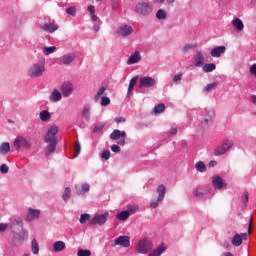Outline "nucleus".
Wrapping results in <instances>:
<instances>
[{"instance_id":"nucleus-55","label":"nucleus","mask_w":256,"mask_h":256,"mask_svg":"<svg viewBox=\"0 0 256 256\" xmlns=\"http://www.w3.org/2000/svg\"><path fill=\"white\" fill-rule=\"evenodd\" d=\"M104 127H105L104 125L95 126L93 128V133H101L103 131Z\"/></svg>"},{"instance_id":"nucleus-18","label":"nucleus","mask_w":256,"mask_h":256,"mask_svg":"<svg viewBox=\"0 0 256 256\" xmlns=\"http://www.w3.org/2000/svg\"><path fill=\"white\" fill-rule=\"evenodd\" d=\"M225 51H227L225 46H217L210 51V55L211 57L219 58L225 53Z\"/></svg>"},{"instance_id":"nucleus-48","label":"nucleus","mask_w":256,"mask_h":256,"mask_svg":"<svg viewBox=\"0 0 256 256\" xmlns=\"http://www.w3.org/2000/svg\"><path fill=\"white\" fill-rule=\"evenodd\" d=\"M78 256H91V250L79 249L77 252Z\"/></svg>"},{"instance_id":"nucleus-41","label":"nucleus","mask_w":256,"mask_h":256,"mask_svg":"<svg viewBox=\"0 0 256 256\" xmlns=\"http://www.w3.org/2000/svg\"><path fill=\"white\" fill-rule=\"evenodd\" d=\"M62 199L63 201H65V203H67V201H69V199H71V188L66 187L64 190V193L62 195Z\"/></svg>"},{"instance_id":"nucleus-6","label":"nucleus","mask_w":256,"mask_h":256,"mask_svg":"<svg viewBox=\"0 0 256 256\" xmlns=\"http://www.w3.org/2000/svg\"><path fill=\"white\" fill-rule=\"evenodd\" d=\"M157 85V80L151 76H142L139 79L138 87L139 89H151Z\"/></svg>"},{"instance_id":"nucleus-56","label":"nucleus","mask_w":256,"mask_h":256,"mask_svg":"<svg viewBox=\"0 0 256 256\" xmlns=\"http://www.w3.org/2000/svg\"><path fill=\"white\" fill-rule=\"evenodd\" d=\"M111 151H113V153H119L121 151V147H119L117 144H113L111 146Z\"/></svg>"},{"instance_id":"nucleus-40","label":"nucleus","mask_w":256,"mask_h":256,"mask_svg":"<svg viewBox=\"0 0 256 256\" xmlns=\"http://www.w3.org/2000/svg\"><path fill=\"white\" fill-rule=\"evenodd\" d=\"M39 118H40L42 121H49V119H51V114L49 113V111L44 110V111H41V112H40Z\"/></svg>"},{"instance_id":"nucleus-49","label":"nucleus","mask_w":256,"mask_h":256,"mask_svg":"<svg viewBox=\"0 0 256 256\" xmlns=\"http://www.w3.org/2000/svg\"><path fill=\"white\" fill-rule=\"evenodd\" d=\"M101 157L102 159H105V161H109V159H111V152L109 150H104L101 153Z\"/></svg>"},{"instance_id":"nucleus-64","label":"nucleus","mask_w":256,"mask_h":256,"mask_svg":"<svg viewBox=\"0 0 256 256\" xmlns=\"http://www.w3.org/2000/svg\"><path fill=\"white\" fill-rule=\"evenodd\" d=\"M221 256H235L231 252H224Z\"/></svg>"},{"instance_id":"nucleus-35","label":"nucleus","mask_w":256,"mask_h":256,"mask_svg":"<svg viewBox=\"0 0 256 256\" xmlns=\"http://www.w3.org/2000/svg\"><path fill=\"white\" fill-rule=\"evenodd\" d=\"M204 73H211L217 69V66L215 63H209V64H204L202 66Z\"/></svg>"},{"instance_id":"nucleus-60","label":"nucleus","mask_w":256,"mask_h":256,"mask_svg":"<svg viewBox=\"0 0 256 256\" xmlns=\"http://www.w3.org/2000/svg\"><path fill=\"white\" fill-rule=\"evenodd\" d=\"M126 119L125 117H116L115 122L116 123H125Z\"/></svg>"},{"instance_id":"nucleus-54","label":"nucleus","mask_w":256,"mask_h":256,"mask_svg":"<svg viewBox=\"0 0 256 256\" xmlns=\"http://www.w3.org/2000/svg\"><path fill=\"white\" fill-rule=\"evenodd\" d=\"M181 79H183V73L177 74L173 77V82L174 83H179V81H181Z\"/></svg>"},{"instance_id":"nucleus-23","label":"nucleus","mask_w":256,"mask_h":256,"mask_svg":"<svg viewBox=\"0 0 256 256\" xmlns=\"http://www.w3.org/2000/svg\"><path fill=\"white\" fill-rule=\"evenodd\" d=\"M139 79V76H135L133 77L130 82H129V86H128V91H127V95L126 97H132L133 96V89L135 88V85H137V80Z\"/></svg>"},{"instance_id":"nucleus-58","label":"nucleus","mask_w":256,"mask_h":256,"mask_svg":"<svg viewBox=\"0 0 256 256\" xmlns=\"http://www.w3.org/2000/svg\"><path fill=\"white\" fill-rule=\"evenodd\" d=\"M89 189H90V186H89L88 183L82 184V192H83V193L89 192Z\"/></svg>"},{"instance_id":"nucleus-22","label":"nucleus","mask_w":256,"mask_h":256,"mask_svg":"<svg viewBox=\"0 0 256 256\" xmlns=\"http://www.w3.org/2000/svg\"><path fill=\"white\" fill-rule=\"evenodd\" d=\"M125 137H127V133L125 131H121L119 129H115L110 134V139H112V141H117L118 139L125 138Z\"/></svg>"},{"instance_id":"nucleus-61","label":"nucleus","mask_w":256,"mask_h":256,"mask_svg":"<svg viewBox=\"0 0 256 256\" xmlns=\"http://www.w3.org/2000/svg\"><path fill=\"white\" fill-rule=\"evenodd\" d=\"M250 73H251V75H256V64H253L250 67Z\"/></svg>"},{"instance_id":"nucleus-42","label":"nucleus","mask_w":256,"mask_h":256,"mask_svg":"<svg viewBox=\"0 0 256 256\" xmlns=\"http://www.w3.org/2000/svg\"><path fill=\"white\" fill-rule=\"evenodd\" d=\"M57 51V47L55 46H45L43 48L44 55H51V53H55Z\"/></svg>"},{"instance_id":"nucleus-46","label":"nucleus","mask_w":256,"mask_h":256,"mask_svg":"<svg viewBox=\"0 0 256 256\" xmlns=\"http://www.w3.org/2000/svg\"><path fill=\"white\" fill-rule=\"evenodd\" d=\"M165 111V104H158L154 107V113L159 114Z\"/></svg>"},{"instance_id":"nucleus-38","label":"nucleus","mask_w":256,"mask_h":256,"mask_svg":"<svg viewBox=\"0 0 256 256\" xmlns=\"http://www.w3.org/2000/svg\"><path fill=\"white\" fill-rule=\"evenodd\" d=\"M129 217H130V215H129V212H127V210H124V211L120 212L116 216L118 221H127V219H129Z\"/></svg>"},{"instance_id":"nucleus-4","label":"nucleus","mask_w":256,"mask_h":256,"mask_svg":"<svg viewBox=\"0 0 256 256\" xmlns=\"http://www.w3.org/2000/svg\"><path fill=\"white\" fill-rule=\"evenodd\" d=\"M234 143L233 140L229 138H225L221 145H219L215 150H214V155L216 157H219L220 155H225L227 151H229L233 147Z\"/></svg>"},{"instance_id":"nucleus-37","label":"nucleus","mask_w":256,"mask_h":256,"mask_svg":"<svg viewBox=\"0 0 256 256\" xmlns=\"http://www.w3.org/2000/svg\"><path fill=\"white\" fill-rule=\"evenodd\" d=\"M195 169L199 173H205V171H207V166L205 165V163H203V161H199L195 164Z\"/></svg>"},{"instance_id":"nucleus-53","label":"nucleus","mask_w":256,"mask_h":256,"mask_svg":"<svg viewBox=\"0 0 256 256\" xmlns=\"http://www.w3.org/2000/svg\"><path fill=\"white\" fill-rule=\"evenodd\" d=\"M0 172L3 174L9 173V166H7V164H2L0 166Z\"/></svg>"},{"instance_id":"nucleus-50","label":"nucleus","mask_w":256,"mask_h":256,"mask_svg":"<svg viewBox=\"0 0 256 256\" xmlns=\"http://www.w3.org/2000/svg\"><path fill=\"white\" fill-rule=\"evenodd\" d=\"M66 13L68 15H71L72 17H75V15H77V10L75 9L74 6H72L66 9Z\"/></svg>"},{"instance_id":"nucleus-45","label":"nucleus","mask_w":256,"mask_h":256,"mask_svg":"<svg viewBox=\"0 0 256 256\" xmlns=\"http://www.w3.org/2000/svg\"><path fill=\"white\" fill-rule=\"evenodd\" d=\"M100 105L102 107H107V105H111V99H109V97H107V96H102Z\"/></svg>"},{"instance_id":"nucleus-21","label":"nucleus","mask_w":256,"mask_h":256,"mask_svg":"<svg viewBox=\"0 0 256 256\" xmlns=\"http://www.w3.org/2000/svg\"><path fill=\"white\" fill-rule=\"evenodd\" d=\"M232 27L236 29V31L241 32L243 29H245V24H243V20H241L238 17H234L232 19Z\"/></svg>"},{"instance_id":"nucleus-27","label":"nucleus","mask_w":256,"mask_h":256,"mask_svg":"<svg viewBox=\"0 0 256 256\" xmlns=\"http://www.w3.org/2000/svg\"><path fill=\"white\" fill-rule=\"evenodd\" d=\"M165 251H167V247L165 246V244H161L156 249H154L148 256H161L163 255V253H165Z\"/></svg>"},{"instance_id":"nucleus-10","label":"nucleus","mask_w":256,"mask_h":256,"mask_svg":"<svg viewBox=\"0 0 256 256\" xmlns=\"http://www.w3.org/2000/svg\"><path fill=\"white\" fill-rule=\"evenodd\" d=\"M109 219V212H105L103 214H96L90 221L89 225H99L100 227L107 223Z\"/></svg>"},{"instance_id":"nucleus-57","label":"nucleus","mask_w":256,"mask_h":256,"mask_svg":"<svg viewBox=\"0 0 256 256\" xmlns=\"http://www.w3.org/2000/svg\"><path fill=\"white\" fill-rule=\"evenodd\" d=\"M75 152H76V157H79V153H81V144L79 142L75 144Z\"/></svg>"},{"instance_id":"nucleus-39","label":"nucleus","mask_w":256,"mask_h":256,"mask_svg":"<svg viewBox=\"0 0 256 256\" xmlns=\"http://www.w3.org/2000/svg\"><path fill=\"white\" fill-rule=\"evenodd\" d=\"M217 85H219V82H214L211 84H207V86L203 89L204 93H211V91H214V89H217Z\"/></svg>"},{"instance_id":"nucleus-3","label":"nucleus","mask_w":256,"mask_h":256,"mask_svg":"<svg viewBox=\"0 0 256 256\" xmlns=\"http://www.w3.org/2000/svg\"><path fill=\"white\" fill-rule=\"evenodd\" d=\"M134 11L137 13V15L147 17L153 13V4H151V2L148 0H142L136 4Z\"/></svg>"},{"instance_id":"nucleus-26","label":"nucleus","mask_w":256,"mask_h":256,"mask_svg":"<svg viewBox=\"0 0 256 256\" xmlns=\"http://www.w3.org/2000/svg\"><path fill=\"white\" fill-rule=\"evenodd\" d=\"M43 31L46 33H55L59 29V25L53 23H46L42 26Z\"/></svg>"},{"instance_id":"nucleus-62","label":"nucleus","mask_w":256,"mask_h":256,"mask_svg":"<svg viewBox=\"0 0 256 256\" xmlns=\"http://www.w3.org/2000/svg\"><path fill=\"white\" fill-rule=\"evenodd\" d=\"M88 11H89L90 15L95 14V6H93V5L88 6Z\"/></svg>"},{"instance_id":"nucleus-19","label":"nucleus","mask_w":256,"mask_h":256,"mask_svg":"<svg viewBox=\"0 0 256 256\" xmlns=\"http://www.w3.org/2000/svg\"><path fill=\"white\" fill-rule=\"evenodd\" d=\"M141 61V52L136 51L134 54H131L127 59V65H135Z\"/></svg>"},{"instance_id":"nucleus-63","label":"nucleus","mask_w":256,"mask_h":256,"mask_svg":"<svg viewBox=\"0 0 256 256\" xmlns=\"http://www.w3.org/2000/svg\"><path fill=\"white\" fill-rule=\"evenodd\" d=\"M7 229V224H0V231H5Z\"/></svg>"},{"instance_id":"nucleus-14","label":"nucleus","mask_w":256,"mask_h":256,"mask_svg":"<svg viewBox=\"0 0 256 256\" xmlns=\"http://www.w3.org/2000/svg\"><path fill=\"white\" fill-rule=\"evenodd\" d=\"M63 97H71L73 95V84L71 82H64L61 86Z\"/></svg>"},{"instance_id":"nucleus-20","label":"nucleus","mask_w":256,"mask_h":256,"mask_svg":"<svg viewBox=\"0 0 256 256\" xmlns=\"http://www.w3.org/2000/svg\"><path fill=\"white\" fill-rule=\"evenodd\" d=\"M215 119V110L212 108L206 109L204 112V118L203 121L204 123H211Z\"/></svg>"},{"instance_id":"nucleus-5","label":"nucleus","mask_w":256,"mask_h":256,"mask_svg":"<svg viewBox=\"0 0 256 256\" xmlns=\"http://www.w3.org/2000/svg\"><path fill=\"white\" fill-rule=\"evenodd\" d=\"M157 193H158V198L157 200H152L150 202V207L152 209H157L159 207V203L163 202V199H165V194L167 193V188H165V185L161 184L157 187Z\"/></svg>"},{"instance_id":"nucleus-9","label":"nucleus","mask_w":256,"mask_h":256,"mask_svg":"<svg viewBox=\"0 0 256 256\" xmlns=\"http://www.w3.org/2000/svg\"><path fill=\"white\" fill-rule=\"evenodd\" d=\"M153 249V241L149 238H144L138 243V253H142L143 255L149 253Z\"/></svg>"},{"instance_id":"nucleus-43","label":"nucleus","mask_w":256,"mask_h":256,"mask_svg":"<svg viewBox=\"0 0 256 256\" xmlns=\"http://www.w3.org/2000/svg\"><path fill=\"white\" fill-rule=\"evenodd\" d=\"M90 219H91V214H87V213L81 214L79 223H81V225H85V223Z\"/></svg>"},{"instance_id":"nucleus-16","label":"nucleus","mask_w":256,"mask_h":256,"mask_svg":"<svg viewBox=\"0 0 256 256\" xmlns=\"http://www.w3.org/2000/svg\"><path fill=\"white\" fill-rule=\"evenodd\" d=\"M208 193H211L209 186H199L194 190L193 195L194 197H204V195H208Z\"/></svg>"},{"instance_id":"nucleus-25","label":"nucleus","mask_w":256,"mask_h":256,"mask_svg":"<svg viewBox=\"0 0 256 256\" xmlns=\"http://www.w3.org/2000/svg\"><path fill=\"white\" fill-rule=\"evenodd\" d=\"M61 99H62L61 92H59V90L57 89H54L51 95L49 96V101H51V103H59Z\"/></svg>"},{"instance_id":"nucleus-44","label":"nucleus","mask_w":256,"mask_h":256,"mask_svg":"<svg viewBox=\"0 0 256 256\" xmlns=\"http://www.w3.org/2000/svg\"><path fill=\"white\" fill-rule=\"evenodd\" d=\"M156 17L160 21H165V19H167V13H165V10L160 9V10L157 11Z\"/></svg>"},{"instance_id":"nucleus-2","label":"nucleus","mask_w":256,"mask_h":256,"mask_svg":"<svg viewBox=\"0 0 256 256\" xmlns=\"http://www.w3.org/2000/svg\"><path fill=\"white\" fill-rule=\"evenodd\" d=\"M45 73V59L40 62L32 64L27 71L28 77L31 79H37Z\"/></svg>"},{"instance_id":"nucleus-33","label":"nucleus","mask_w":256,"mask_h":256,"mask_svg":"<svg viewBox=\"0 0 256 256\" xmlns=\"http://www.w3.org/2000/svg\"><path fill=\"white\" fill-rule=\"evenodd\" d=\"M9 151H11V145L9 144V142H3L0 145V155H7Z\"/></svg>"},{"instance_id":"nucleus-12","label":"nucleus","mask_w":256,"mask_h":256,"mask_svg":"<svg viewBox=\"0 0 256 256\" xmlns=\"http://www.w3.org/2000/svg\"><path fill=\"white\" fill-rule=\"evenodd\" d=\"M115 246L119 247H130L131 246V238L129 236H119L118 238L115 239L114 241Z\"/></svg>"},{"instance_id":"nucleus-30","label":"nucleus","mask_w":256,"mask_h":256,"mask_svg":"<svg viewBox=\"0 0 256 256\" xmlns=\"http://www.w3.org/2000/svg\"><path fill=\"white\" fill-rule=\"evenodd\" d=\"M231 243L234 247H241L243 244V237L240 234H235L231 240Z\"/></svg>"},{"instance_id":"nucleus-34","label":"nucleus","mask_w":256,"mask_h":256,"mask_svg":"<svg viewBox=\"0 0 256 256\" xmlns=\"http://www.w3.org/2000/svg\"><path fill=\"white\" fill-rule=\"evenodd\" d=\"M107 91V87L102 86L97 91L96 95L94 96L95 103H99V99L105 95V92Z\"/></svg>"},{"instance_id":"nucleus-31","label":"nucleus","mask_w":256,"mask_h":256,"mask_svg":"<svg viewBox=\"0 0 256 256\" xmlns=\"http://www.w3.org/2000/svg\"><path fill=\"white\" fill-rule=\"evenodd\" d=\"M82 117L89 122L91 121V106L86 105L82 110Z\"/></svg>"},{"instance_id":"nucleus-11","label":"nucleus","mask_w":256,"mask_h":256,"mask_svg":"<svg viewBox=\"0 0 256 256\" xmlns=\"http://www.w3.org/2000/svg\"><path fill=\"white\" fill-rule=\"evenodd\" d=\"M14 147L17 150L21 148L29 150L31 149V144L26 140L25 137L17 136V138L14 140Z\"/></svg>"},{"instance_id":"nucleus-8","label":"nucleus","mask_w":256,"mask_h":256,"mask_svg":"<svg viewBox=\"0 0 256 256\" xmlns=\"http://www.w3.org/2000/svg\"><path fill=\"white\" fill-rule=\"evenodd\" d=\"M10 228L12 233H21V235H29V232L23 227V220L15 219L11 222Z\"/></svg>"},{"instance_id":"nucleus-13","label":"nucleus","mask_w":256,"mask_h":256,"mask_svg":"<svg viewBox=\"0 0 256 256\" xmlns=\"http://www.w3.org/2000/svg\"><path fill=\"white\" fill-rule=\"evenodd\" d=\"M27 237H29V235H23L20 233H14V236L12 238V244L15 245V247H21L25 241V239H27Z\"/></svg>"},{"instance_id":"nucleus-59","label":"nucleus","mask_w":256,"mask_h":256,"mask_svg":"<svg viewBox=\"0 0 256 256\" xmlns=\"http://www.w3.org/2000/svg\"><path fill=\"white\" fill-rule=\"evenodd\" d=\"M168 135L170 137H173V135H177V129L175 127L170 128V130L168 131Z\"/></svg>"},{"instance_id":"nucleus-7","label":"nucleus","mask_w":256,"mask_h":256,"mask_svg":"<svg viewBox=\"0 0 256 256\" xmlns=\"http://www.w3.org/2000/svg\"><path fill=\"white\" fill-rule=\"evenodd\" d=\"M116 35H118V37H122V39L133 35V26L129 24H121L116 29Z\"/></svg>"},{"instance_id":"nucleus-32","label":"nucleus","mask_w":256,"mask_h":256,"mask_svg":"<svg viewBox=\"0 0 256 256\" xmlns=\"http://www.w3.org/2000/svg\"><path fill=\"white\" fill-rule=\"evenodd\" d=\"M214 189H223V179L219 176H216L212 181Z\"/></svg>"},{"instance_id":"nucleus-36","label":"nucleus","mask_w":256,"mask_h":256,"mask_svg":"<svg viewBox=\"0 0 256 256\" xmlns=\"http://www.w3.org/2000/svg\"><path fill=\"white\" fill-rule=\"evenodd\" d=\"M31 251L33 255H39V243L37 242V239H33L31 242Z\"/></svg>"},{"instance_id":"nucleus-17","label":"nucleus","mask_w":256,"mask_h":256,"mask_svg":"<svg viewBox=\"0 0 256 256\" xmlns=\"http://www.w3.org/2000/svg\"><path fill=\"white\" fill-rule=\"evenodd\" d=\"M193 59L195 67H203L205 65V56L201 51H196Z\"/></svg>"},{"instance_id":"nucleus-28","label":"nucleus","mask_w":256,"mask_h":256,"mask_svg":"<svg viewBox=\"0 0 256 256\" xmlns=\"http://www.w3.org/2000/svg\"><path fill=\"white\" fill-rule=\"evenodd\" d=\"M77 56L74 53L63 55L61 61L64 65H71L72 61H75Z\"/></svg>"},{"instance_id":"nucleus-52","label":"nucleus","mask_w":256,"mask_h":256,"mask_svg":"<svg viewBox=\"0 0 256 256\" xmlns=\"http://www.w3.org/2000/svg\"><path fill=\"white\" fill-rule=\"evenodd\" d=\"M137 209H139V207L137 205H132V206H129L126 211L131 216V215H133V213H135V211H137Z\"/></svg>"},{"instance_id":"nucleus-24","label":"nucleus","mask_w":256,"mask_h":256,"mask_svg":"<svg viewBox=\"0 0 256 256\" xmlns=\"http://www.w3.org/2000/svg\"><path fill=\"white\" fill-rule=\"evenodd\" d=\"M139 79V76H135L133 77L130 82H129V86H128V91H127V95L126 97H132L133 96V89L135 88V85H137V80Z\"/></svg>"},{"instance_id":"nucleus-47","label":"nucleus","mask_w":256,"mask_h":256,"mask_svg":"<svg viewBox=\"0 0 256 256\" xmlns=\"http://www.w3.org/2000/svg\"><path fill=\"white\" fill-rule=\"evenodd\" d=\"M191 49H195V44H186L184 45V47L182 48V52L185 53H189V51H191Z\"/></svg>"},{"instance_id":"nucleus-1","label":"nucleus","mask_w":256,"mask_h":256,"mask_svg":"<svg viewBox=\"0 0 256 256\" xmlns=\"http://www.w3.org/2000/svg\"><path fill=\"white\" fill-rule=\"evenodd\" d=\"M59 132V129L57 126H52L47 131L45 137H44V143H47V146L45 148V156L49 157V155H53L55 153V150L57 149V133Z\"/></svg>"},{"instance_id":"nucleus-29","label":"nucleus","mask_w":256,"mask_h":256,"mask_svg":"<svg viewBox=\"0 0 256 256\" xmlns=\"http://www.w3.org/2000/svg\"><path fill=\"white\" fill-rule=\"evenodd\" d=\"M66 244L63 241H56L53 244V249L55 253H61V251H65Z\"/></svg>"},{"instance_id":"nucleus-15","label":"nucleus","mask_w":256,"mask_h":256,"mask_svg":"<svg viewBox=\"0 0 256 256\" xmlns=\"http://www.w3.org/2000/svg\"><path fill=\"white\" fill-rule=\"evenodd\" d=\"M40 215H41V210L28 208V213L26 215V221H35V220L39 219Z\"/></svg>"},{"instance_id":"nucleus-51","label":"nucleus","mask_w":256,"mask_h":256,"mask_svg":"<svg viewBox=\"0 0 256 256\" xmlns=\"http://www.w3.org/2000/svg\"><path fill=\"white\" fill-rule=\"evenodd\" d=\"M241 201L244 203V205H247V203H249V193L248 192H243Z\"/></svg>"}]
</instances>
